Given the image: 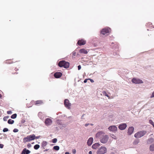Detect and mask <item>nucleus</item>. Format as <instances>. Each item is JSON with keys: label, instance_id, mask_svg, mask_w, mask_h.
<instances>
[{"label": "nucleus", "instance_id": "f257e3e1", "mask_svg": "<svg viewBox=\"0 0 154 154\" xmlns=\"http://www.w3.org/2000/svg\"><path fill=\"white\" fill-rule=\"evenodd\" d=\"M96 137L100 138V142L103 143H106L108 140L109 137L108 135L105 134L102 131L99 132L96 134Z\"/></svg>", "mask_w": 154, "mask_h": 154}, {"label": "nucleus", "instance_id": "f03ea898", "mask_svg": "<svg viewBox=\"0 0 154 154\" xmlns=\"http://www.w3.org/2000/svg\"><path fill=\"white\" fill-rule=\"evenodd\" d=\"M35 135L33 134L31 135H28L26 137H24L23 139V141L24 143L27 142H29L35 139Z\"/></svg>", "mask_w": 154, "mask_h": 154}, {"label": "nucleus", "instance_id": "7ed1b4c3", "mask_svg": "<svg viewBox=\"0 0 154 154\" xmlns=\"http://www.w3.org/2000/svg\"><path fill=\"white\" fill-rule=\"evenodd\" d=\"M69 63L65 61H61L59 62L58 65L60 67H63L65 68H67L69 66Z\"/></svg>", "mask_w": 154, "mask_h": 154}, {"label": "nucleus", "instance_id": "20e7f679", "mask_svg": "<svg viewBox=\"0 0 154 154\" xmlns=\"http://www.w3.org/2000/svg\"><path fill=\"white\" fill-rule=\"evenodd\" d=\"M107 149L104 146H102L97 151V154H104L107 152Z\"/></svg>", "mask_w": 154, "mask_h": 154}, {"label": "nucleus", "instance_id": "39448f33", "mask_svg": "<svg viewBox=\"0 0 154 154\" xmlns=\"http://www.w3.org/2000/svg\"><path fill=\"white\" fill-rule=\"evenodd\" d=\"M146 131H141L135 134L134 136L136 138H140L146 134Z\"/></svg>", "mask_w": 154, "mask_h": 154}, {"label": "nucleus", "instance_id": "423d86ee", "mask_svg": "<svg viewBox=\"0 0 154 154\" xmlns=\"http://www.w3.org/2000/svg\"><path fill=\"white\" fill-rule=\"evenodd\" d=\"M131 81L132 83L135 84H139L143 83L142 80L138 78H134L132 79Z\"/></svg>", "mask_w": 154, "mask_h": 154}, {"label": "nucleus", "instance_id": "0eeeda50", "mask_svg": "<svg viewBox=\"0 0 154 154\" xmlns=\"http://www.w3.org/2000/svg\"><path fill=\"white\" fill-rule=\"evenodd\" d=\"M108 129L111 132L116 133L117 130V128L115 125H112L108 128Z\"/></svg>", "mask_w": 154, "mask_h": 154}, {"label": "nucleus", "instance_id": "6e6552de", "mask_svg": "<svg viewBox=\"0 0 154 154\" xmlns=\"http://www.w3.org/2000/svg\"><path fill=\"white\" fill-rule=\"evenodd\" d=\"M64 104L65 106L68 109H70V106L71 104L69 102V100L67 99H66L64 101Z\"/></svg>", "mask_w": 154, "mask_h": 154}, {"label": "nucleus", "instance_id": "1a4fd4ad", "mask_svg": "<svg viewBox=\"0 0 154 154\" xmlns=\"http://www.w3.org/2000/svg\"><path fill=\"white\" fill-rule=\"evenodd\" d=\"M110 30V29L108 27L104 28L101 31V33L103 35H105L106 34L109 33Z\"/></svg>", "mask_w": 154, "mask_h": 154}, {"label": "nucleus", "instance_id": "9d476101", "mask_svg": "<svg viewBox=\"0 0 154 154\" xmlns=\"http://www.w3.org/2000/svg\"><path fill=\"white\" fill-rule=\"evenodd\" d=\"M134 128L132 126L130 127L128 130L127 133L128 135H130L133 133Z\"/></svg>", "mask_w": 154, "mask_h": 154}, {"label": "nucleus", "instance_id": "9b49d317", "mask_svg": "<svg viewBox=\"0 0 154 154\" xmlns=\"http://www.w3.org/2000/svg\"><path fill=\"white\" fill-rule=\"evenodd\" d=\"M127 125L126 123H122L119 126V128L121 130H125L127 127Z\"/></svg>", "mask_w": 154, "mask_h": 154}, {"label": "nucleus", "instance_id": "f8f14e48", "mask_svg": "<svg viewBox=\"0 0 154 154\" xmlns=\"http://www.w3.org/2000/svg\"><path fill=\"white\" fill-rule=\"evenodd\" d=\"M52 122V120L50 119L47 118L45 120V123L46 125H51Z\"/></svg>", "mask_w": 154, "mask_h": 154}, {"label": "nucleus", "instance_id": "ddd939ff", "mask_svg": "<svg viewBox=\"0 0 154 154\" xmlns=\"http://www.w3.org/2000/svg\"><path fill=\"white\" fill-rule=\"evenodd\" d=\"M77 43L79 45H83L85 44L86 41L83 39L79 40Z\"/></svg>", "mask_w": 154, "mask_h": 154}, {"label": "nucleus", "instance_id": "4468645a", "mask_svg": "<svg viewBox=\"0 0 154 154\" xmlns=\"http://www.w3.org/2000/svg\"><path fill=\"white\" fill-rule=\"evenodd\" d=\"M93 138L92 137L90 138L88 140L87 143L88 146H91L93 142Z\"/></svg>", "mask_w": 154, "mask_h": 154}, {"label": "nucleus", "instance_id": "2eb2a0df", "mask_svg": "<svg viewBox=\"0 0 154 154\" xmlns=\"http://www.w3.org/2000/svg\"><path fill=\"white\" fill-rule=\"evenodd\" d=\"M62 75V74L60 72H57L54 74V76L55 78H60Z\"/></svg>", "mask_w": 154, "mask_h": 154}, {"label": "nucleus", "instance_id": "dca6fc26", "mask_svg": "<svg viewBox=\"0 0 154 154\" xmlns=\"http://www.w3.org/2000/svg\"><path fill=\"white\" fill-rule=\"evenodd\" d=\"M30 152V151L24 148L22 152V154H29Z\"/></svg>", "mask_w": 154, "mask_h": 154}, {"label": "nucleus", "instance_id": "f3484780", "mask_svg": "<svg viewBox=\"0 0 154 154\" xmlns=\"http://www.w3.org/2000/svg\"><path fill=\"white\" fill-rule=\"evenodd\" d=\"M100 146V144L98 143H96L93 144L92 146V148L94 149H96L98 147Z\"/></svg>", "mask_w": 154, "mask_h": 154}, {"label": "nucleus", "instance_id": "a211bd4d", "mask_svg": "<svg viewBox=\"0 0 154 154\" xmlns=\"http://www.w3.org/2000/svg\"><path fill=\"white\" fill-rule=\"evenodd\" d=\"M79 52L81 54H86L88 53V51L85 49L82 48L79 50Z\"/></svg>", "mask_w": 154, "mask_h": 154}, {"label": "nucleus", "instance_id": "6ab92c4d", "mask_svg": "<svg viewBox=\"0 0 154 154\" xmlns=\"http://www.w3.org/2000/svg\"><path fill=\"white\" fill-rule=\"evenodd\" d=\"M154 141V139L152 138H150L149 139L147 140V143H148L150 144L152 142H153Z\"/></svg>", "mask_w": 154, "mask_h": 154}, {"label": "nucleus", "instance_id": "aec40b11", "mask_svg": "<svg viewBox=\"0 0 154 154\" xmlns=\"http://www.w3.org/2000/svg\"><path fill=\"white\" fill-rule=\"evenodd\" d=\"M47 143L46 141H43L42 143V146L44 149H45L44 147L47 145Z\"/></svg>", "mask_w": 154, "mask_h": 154}, {"label": "nucleus", "instance_id": "412c9836", "mask_svg": "<svg viewBox=\"0 0 154 154\" xmlns=\"http://www.w3.org/2000/svg\"><path fill=\"white\" fill-rule=\"evenodd\" d=\"M38 117L40 118V119H42L43 118V115L42 112H39L38 113Z\"/></svg>", "mask_w": 154, "mask_h": 154}, {"label": "nucleus", "instance_id": "4be33fe9", "mask_svg": "<svg viewBox=\"0 0 154 154\" xmlns=\"http://www.w3.org/2000/svg\"><path fill=\"white\" fill-rule=\"evenodd\" d=\"M149 149L151 151H154V143L150 146Z\"/></svg>", "mask_w": 154, "mask_h": 154}, {"label": "nucleus", "instance_id": "5701e85b", "mask_svg": "<svg viewBox=\"0 0 154 154\" xmlns=\"http://www.w3.org/2000/svg\"><path fill=\"white\" fill-rule=\"evenodd\" d=\"M8 123L10 124H12L14 122V121L11 119H9L8 122Z\"/></svg>", "mask_w": 154, "mask_h": 154}, {"label": "nucleus", "instance_id": "b1692460", "mask_svg": "<svg viewBox=\"0 0 154 154\" xmlns=\"http://www.w3.org/2000/svg\"><path fill=\"white\" fill-rule=\"evenodd\" d=\"M53 149L56 150H58L60 149V147L59 146H56L53 147Z\"/></svg>", "mask_w": 154, "mask_h": 154}, {"label": "nucleus", "instance_id": "393cba45", "mask_svg": "<svg viewBox=\"0 0 154 154\" xmlns=\"http://www.w3.org/2000/svg\"><path fill=\"white\" fill-rule=\"evenodd\" d=\"M40 147V146L38 144H36L34 146V148L35 149H38Z\"/></svg>", "mask_w": 154, "mask_h": 154}, {"label": "nucleus", "instance_id": "a878e982", "mask_svg": "<svg viewBox=\"0 0 154 154\" xmlns=\"http://www.w3.org/2000/svg\"><path fill=\"white\" fill-rule=\"evenodd\" d=\"M17 115L16 114H14L13 115H12L11 116V118L12 119H14L16 118L17 117Z\"/></svg>", "mask_w": 154, "mask_h": 154}, {"label": "nucleus", "instance_id": "bb28decb", "mask_svg": "<svg viewBox=\"0 0 154 154\" xmlns=\"http://www.w3.org/2000/svg\"><path fill=\"white\" fill-rule=\"evenodd\" d=\"M42 103V101L41 100H38L36 101L35 104L38 105V104Z\"/></svg>", "mask_w": 154, "mask_h": 154}, {"label": "nucleus", "instance_id": "cd10ccee", "mask_svg": "<svg viewBox=\"0 0 154 154\" xmlns=\"http://www.w3.org/2000/svg\"><path fill=\"white\" fill-rule=\"evenodd\" d=\"M9 118V116H5L4 117L3 119V120L5 121H7V119H8Z\"/></svg>", "mask_w": 154, "mask_h": 154}, {"label": "nucleus", "instance_id": "c85d7f7f", "mask_svg": "<svg viewBox=\"0 0 154 154\" xmlns=\"http://www.w3.org/2000/svg\"><path fill=\"white\" fill-rule=\"evenodd\" d=\"M103 94L104 95L107 96L108 97H109L108 94L106 93V91H103Z\"/></svg>", "mask_w": 154, "mask_h": 154}, {"label": "nucleus", "instance_id": "c756f323", "mask_svg": "<svg viewBox=\"0 0 154 154\" xmlns=\"http://www.w3.org/2000/svg\"><path fill=\"white\" fill-rule=\"evenodd\" d=\"M149 123L150 124L152 125L153 126V127H154V124L152 120H149Z\"/></svg>", "mask_w": 154, "mask_h": 154}, {"label": "nucleus", "instance_id": "7c9ffc66", "mask_svg": "<svg viewBox=\"0 0 154 154\" xmlns=\"http://www.w3.org/2000/svg\"><path fill=\"white\" fill-rule=\"evenodd\" d=\"M8 131V129L7 128H5L3 129V131L4 132H6Z\"/></svg>", "mask_w": 154, "mask_h": 154}, {"label": "nucleus", "instance_id": "2f4dec72", "mask_svg": "<svg viewBox=\"0 0 154 154\" xmlns=\"http://www.w3.org/2000/svg\"><path fill=\"white\" fill-rule=\"evenodd\" d=\"M57 140L56 138H54L52 140V142L54 143H56L57 142Z\"/></svg>", "mask_w": 154, "mask_h": 154}, {"label": "nucleus", "instance_id": "473e14b6", "mask_svg": "<svg viewBox=\"0 0 154 154\" xmlns=\"http://www.w3.org/2000/svg\"><path fill=\"white\" fill-rule=\"evenodd\" d=\"M13 131L14 132H18V130L17 129L15 128L13 130Z\"/></svg>", "mask_w": 154, "mask_h": 154}, {"label": "nucleus", "instance_id": "72a5a7b5", "mask_svg": "<svg viewBox=\"0 0 154 154\" xmlns=\"http://www.w3.org/2000/svg\"><path fill=\"white\" fill-rule=\"evenodd\" d=\"M154 97V91L152 93V95L150 96V98H152Z\"/></svg>", "mask_w": 154, "mask_h": 154}, {"label": "nucleus", "instance_id": "f704fd0d", "mask_svg": "<svg viewBox=\"0 0 154 154\" xmlns=\"http://www.w3.org/2000/svg\"><path fill=\"white\" fill-rule=\"evenodd\" d=\"M12 112L11 111H8L7 112V113L8 114H10L12 113Z\"/></svg>", "mask_w": 154, "mask_h": 154}, {"label": "nucleus", "instance_id": "c9c22d12", "mask_svg": "<svg viewBox=\"0 0 154 154\" xmlns=\"http://www.w3.org/2000/svg\"><path fill=\"white\" fill-rule=\"evenodd\" d=\"M72 152L73 154H75L76 152V150L75 149H73L72 150Z\"/></svg>", "mask_w": 154, "mask_h": 154}, {"label": "nucleus", "instance_id": "e433bc0d", "mask_svg": "<svg viewBox=\"0 0 154 154\" xmlns=\"http://www.w3.org/2000/svg\"><path fill=\"white\" fill-rule=\"evenodd\" d=\"M31 146V145L30 143H28L27 145V147H28V148H29Z\"/></svg>", "mask_w": 154, "mask_h": 154}, {"label": "nucleus", "instance_id": "4c0bfd02", "mask_svg": "<svg viewBox=\"0 0 154 154\" xmlns=\"http://www.w3.org/2000/svg\"><path fill=\"white\" fill-rule=\"evenodd\" d=\"M88 79V80H89L92 83H93L94 82V81L92 79Z\"/></svg>", "mask_w": 154, "mask_h": 154}, {"label": "nucleus", "instance_id": "58836bf2", "mask_svg": "<svg viewBox=\"0 0 154 154\" xmlns=\"http://www.w3.org/2000/svg\"><path fill=\"white\" fill-rule=\"evenodd\" d=\"M4 145L2 144H0V148H2L3 147Z\"/></svg>", "mask_w": 154, "mask_h": 154}, {"label": "nucleus", "instance_id": "ea45409f", "mask_svg": "<svg viewBox=\"0 0 154 154\" xmlns=\"http://www.w3.org/2000/svg\"><path fill=\"white\" fill-rule=\"evenodd\" d=\"M40 136H36H36H35V137H34V138H35V139H38V138H40Z\"/></svg>", "mask_w": 154, "mask_h": 154}, {"label": "nucleus", "instance_id": "a19ab883", "mask_svg": "<svg viewBox=\"0 0 154 154\" xmlns=\"http://www.w3.org/2000/svg\"><path fill=\"white\" fill-rule=\"evenodd\" d=\"M78 69L79 70H80L81 68V65H79L78 66Z\"/></svg>", "mask_w": 154, "mask_h": 154}, {"label": "nucleus", "instance_id": "79ce46f5", "mask_svg": "<svg viewBox=\"0 0 154 154\" xmlns=\"http://www.w3.org/2000/svg\"><path fill=\"white\" fill-rule=\"evenodd\" d=\"M72 54L73 56H75L76 55V52L74 51L72 53Z\"/></svg>", "mask_w": 154, "mask_h": 154}, {"label": "nucleus", "instance_id": "37998d69", "mask_svg": "<svg viewBox=\"0 0 154 154\" xmlns=\"http://www.w3.org/2000/svg\"><path fill=\"white\" fill-rule=\"evenodd\" d=\"M88 79H85L84 81V83H86L87 82V80H88Z\"/></svg>", "mask_w": 154, "mask_h": 154}, {"label": "nucleus", "instance_id": "c03bdc74", "mask_svg": "<svg viewBox=\"0 0 154 154\" xmlns=\"http://www.w3.org/2000/svg\"><path fill=\"white\" fill-rule=\"evenodd\" d=\"M89 125V123H87V124H85V127H87Z\"/></svg>", "mask_w": 154, "mask_h": 154}, {"label": "nucleus", "instance_id": "a18cd8bd", "mask_svg": "<svg viewBox=\"0 0 154 154\" xmlns=\"http://www.w3.org/2000/svg\"><path fill=\"white\" fill-rule=\"evenodd\" d=\"M25 122V121L24 119H23L21 121V122L23 123H24Z\"/></svg>", "mask_w": 154, "mask_h": 154}, {"label": "nucleus", "instance_id": "49530a36", "mask_svg": "<svg viewBox=\"0 0 154 154\" xmlns=\"http://www.w3.org/2000/svg\"><path fill=\"white\" fill-rule=\"evenodd\" d=\"M89 154H92V152L91 151H90L88 152Z\"/></svg>", "mask_w": 154, "mask_h": 154}, {"label": "nucleus", "instance_id": "de8ad7c7", "mask_svg": "<svg viewBox=\"0 0 154 154\" xmlns=\"http://www.w3.org/2000/svg\"><path fill=\"white\" fill-rule=\"evenodd\" d=\"M84 114H83V115L82 116V117H81V119H83V117H84Z\"/></svg>", "mask_w": 154, "mask_h": 154}, {"label": "nucleus", "instance_id": "09e8293b", "mask_svg": "<svg viewBox=\"0 0 154 154\" xmlns=\"http://www.w3.org/2000/svg\"><path fill=\"white\" fill-rule=\"evenodd\" d=\"M48 149H45V150H44V152L47 151H48Z\"/></svg>", "mask_w": 154, "mask_h": 154}, {"label": "nucleus", "instance_id": "8fccbe9b", "mask_svg": "<svg viewBox=\"0 0 154 154\" xmlns=\"http://www.w3.org/2000/svg\"><path fill=\"white\" fill-rule=\"evenodd\" d=\"M65 154H69V153L68 152H66L65 153Z\"/></svg>", "mask_w": 154, "mask_h": 154}, {"label": "nucleus", "instance_id": "3c124183", "mask_svg": "<svg viewBox=\"0 0 154 154\" xmlns=\"http://www.w3.org/2000/svg\"><path fill=\"white\" fill-rule=\"evenodd\" d=\"M138 142H137V141H134V143H135H135H138Z\"/></svg>", "mask_w": 154, "mask_h": 154}, {"label": "nucleus", "instance_id": "603ef678", "mask_svg": "<svg viewBox=\"0 0 154 154\" xmlns=\"http://www.w3.org/2000/svg\"><path fill=\"white\" fill-rule=\"evenodd\" d=\"M2 97V95L0 94V98H1Z\"/></svg>", "mask_w": 154, "mask_h": 154}, {"label": "nucleus", "instance_id": "864d4df0", "mask_svg": "<svg viewBox=\"0 0 154 154\" xmlns=\"http://www.w3.org/2000/svg\"><path fill=\"white\" fill-rule=\"evenodd\" d=\"M111 154H114V153H113V152H112L111 153Z\"/></svg>", "mask_w": 154, "mask_h": 154}, {"label": "nucleus", "instance_id": "5fc2aeb1", "mask_svg": "<svg viewBox=\"0 0 154 154\" xmlns=\"http://www.w3.org/2000/svg\"><path fill=\"white\" fill-rule=\"evenodd\" d=\"M90 125H93V124H91Z\"/></svg>", "mask_w": 154, "mask_h": 154}, {"label": "nucleus", "instance_id": "6e6d98bb", "mask_svg": "<svg viewBox=\"0 0 154 154\" xmlns=\"http://www.w3.org/2000/svg\"><path fill=\"white\" fill-rule=\"evenodd\" d=\"M63 126H64V127H65V125H64Z\"/></svg>", "mask_w": 154, "mask_h": 154}]
</instances>
